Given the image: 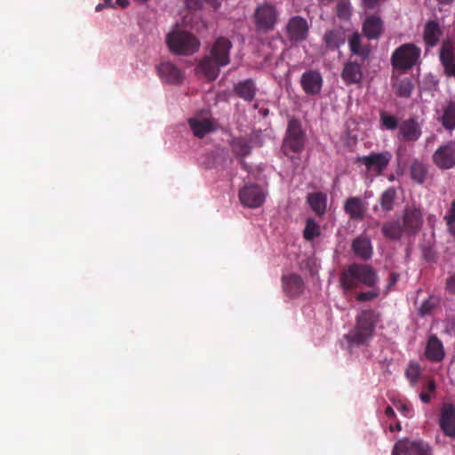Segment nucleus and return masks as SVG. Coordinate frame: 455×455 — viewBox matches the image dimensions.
<instances>
[{"instance_id":"obj_1","label":"nucleus","mask_w":455,"mask_h":455,"mask_svg":"<svg viewBox=\"0 0 455 455\" xmlns=\"http://www.w3.org/2000/svg\"><path fill=\"white\" fill-rule=\"evenodd\" d=\"M231 41L225 36H219L212 44L209 53L198 64V68L209 81H214L220 75V68L230 63Z\"/></svg>"},{"instance_id":"obj_2","label":"nucleus","mask_w":455,"mask_h":455,"mask_svg":"<svg viewBox=\"0 0 455 455\" xmlns=\"http://www.w3.org/2000/svg\"><path fill=\"white\" fill-rule=\"evenodd\" d=\"M378 281L377 272L366 264H351L342 270L339 277L340 286L345 291L374 288Z\"/></svg>"},{"instance_id":"obj_3","label":"nucleus","mask_w":455,"mask_h":455,"mask_svg":"<svg viewBox=\"0 0 455 455\" xmlns=\"http://www.w3.org/2000/svg\"><path fill=\"white\" fill-rule=\"evenodd\" d=\"M379 321V314L373 309L361 311L355 317V324L345 335L352 347L365 346L373 338L374 331Z\"/></svg>"},{"instance_id":"obj_4","label":"nucleus","mask_w":455,"mask_h":455,"mask_svg":"<svg viewBox=\"0 0 455 455\" xmlns=\"http://www.w3.org/2000/svg\"><path fill=\"white\" fill-rule=\"evenodd\" d=\"M170 51L178 55H192L200 47V41L193 34L183 30H173L166 36Z\"/></svg>"},{"instance_id":"obj_5","label":"nucleus","mask_w":455,"mask_h":455,"mask_svg":"<svg viewBox=\"0 0 455 455\" xmlns=\"http://www.w3.org/2000/svg\"><path fill=\"white\" fill-rule=\"evenodd\" d=\"M421 50L416 44L408 43L396 48L391 55V64L394 68L409 70L419 60Z\"/></svg>"},{"instance_id":"obj_6","label":"nucleus","mask_w":455,"mask_h":455,"mask_svg":"<svg viewBox=\"0 0 455 455\" xmlns=\"http://www.w3.org/2000/svg\"><path fill=\"white\" fill-rule=\"evenodd\" d=\"M305 146V133L301 128L300 122L297 119H291L288 123L285 138L283 143V150L286 156L290 152L300 153Z\"/></svg>"},{"instance_id":"obj_7","label":"nucleus","mask_w":455,"mask_h":455,"mask_svg":"<svg viewBox=\"0 0 455 455\" xmlns=\"http://www.w3.org/2000/svg\"><path fill=\"white\" fill-rule=\"evenodd\" d=\"M278 17L279 12L273 4L265 3L258 6L254 13L256 28L261 32L273 30Z\"/></svg>"},{"instance_id":"obj_8","label":"nucleus","mask_w":455,"mask_h":455,"mask_svg":"<svg viewBox=\"0 0 455 455\" xmlns=\"http://www.w3.org/2000/svg\"><path fill=\"white\" fill-rule=\"evenodd\" d=\"M392 455H432V450L422 441L403 439L395 443Z\"/></svg>"},{"instance_id":"obj_9","label":"nucleus","mask_w":455,"mask_h":455,"mask_svg":"<svg viewBox=\"0 0 455 455\" xmlns=\"http://www.w3.org/2000/svg\"><path fill=\"white\" fill-rule=\"evenodd\" d=\"M391 159L392 154L389 151H384L371 153L369 156L359 157L357 162L364 164L367 171L372 172L376 175H380L387 169Z\"/></svg>"},{"instance_id":"obj_10","label":"nucleus","mask_w":455,"mask_h":455,"mask_svg":"<svg viewBox=\"0 0 455 455\" xmlns=\"http://www.w3.org/2000/svg\"><path fill=\"white\" fill-rule=\"evenodd\" d=\"M433 163L441 170L455 167V143L450 141L441 145L432 156Z\"/></svg>"},{"instance_id":"obj_11","label":"nucleus","mask_w":455,"mask_h":455,"mask_svg":"<svg viewBox=\"0 0 455 455\" xmlns=\"http://www.w3.org/2000/svg\"><path fill=\"white\" fill-rule=\"evenodd\" d=\"M239 200L245 207L258 208L263 204L265 194L259 185L248 184L240 189Z\"/></svg>"},{"instance_id":"obj_12","label":"nucleus","mask_w":455,"mask_h":455,"mask_svg":"<svg viewBox=\"0 0 455 455\" xmlns=\"http://www.w3.org/2000/svg\"><path fill=\"white\" fill-rule=\"evenodd\" d=\"M309 26L301 16L291 17L286 25V35L291 42H302L308 36Z\"/></svg>"},{"instance_id":"obj_13","label":"nucleus","mask_w":455,"mask_h":455,"mask_svg":"<svg viewBox=\"0 0 455 455\" xmlns=\"http://www.w3.org/2000/svg\"><path fill=\"white\" fill-rule=\"evenodd\" d=\"M439 427L445 436L455 438V406L445 403L441 408Z\"/></svg>"},{"instance_id":"obj_14","label":"nucleus","mask_w":455,"mask_h":455,"mask_svg":"<svg viewBox=\"0 0 455 455\" xmlns=\"http://www.w3.org/2000/svg\"><path fill=\"white\" fill-rule=\"evenodd\" d=\"M422 134L421 126L414 117L403 120L399 125L398 138L405 142H415Z\"/></svg>"},{"instance_id":"obj_15","label":"nucleus","mask_w":455,"mask_h":455,"mask_svg":"<svg viewBox=\"0 0 455 455\" xmlns=\"http://www.w3.org/2000/svg\"><path fill=\"white\" fill-rule=\"evenodd\" d=\"M423 224V214L420 209L414 206L404 211L403 227L409 235L416 234Z\"/></svg>"},{"instance_id":"obj_16","label":"nucleus","mask_w":455,"mask_h":455,"mask_svg":"<svg viewBox=\"0 0 455 455\" xmlns=\"http://www.w3.org/2000/svg\"><path fill=\"white\" fill-rule=\"evenodd\" d=\"M300 84L307 94L316 95L322 90L323 77L318 71L308 70L302 74Z\"/></svg>"},{"instance_id":"obj_17","label":"nucleus","mask_w":455,"mask_h":455,"mask_svg":"<svg viewBox=\"0 0 455 455\" xmlns=\"http://www.w3.org/2000/svg\"><path fill=\"white\" fill-rule=\"evenodd\" d=\"M282 287L288 297L295 298L303 293L305 283L299 275L291 273L282 276Z\"/></svg>"},{"instance_id":"obj_18","label":"nucleus","mask_w":455,"mask_h":455,"mask_svg":"<svg viewBox=\"0 0 455 455\" xmlns=\"http://www.w3.org/2000/svg\"><path fill=\"white\" fill-rule=\"evenodd\" d=\"M426 358L432 363H440L445 357L443 342L435 334H431L427 341L425 348Z\"/></svg>"},{"instance_id":"obj_19","label":"nucleus","mask_w":455,"mask_h":455,"mask_svg":"<svg viewBox=\"0 0 455 455\" xmlns=\"http://www.w3.org/2000/svg\"><path fill=\"white\" fill-rule=\"evenodd\" d=\"M367 211L366 204L361 197H348L344 204V212L353 220H363Z\"/></svg>"},{"instance_id":"obj_20","label":"nucleus","mask_w":455,"mask_h":455,"mask_svg":"<svg viewBox=\"0 0 455 455\" xmlns=\"http://www.w3.org/2000/svg\"><path fill=\"white\" fill-rule=\"evenodd\" d=\"M157 71L163 82L178 84L181 83L183 76L178 67L171 62H163L157 67Z\"/></svg>"},{"instance_id":"obj_21","label":"nucleus","mask_w":455,"mask_h":455,"mask_svg":"<svg viewBox=\"0 0 455 455\" xmlns=\"http://www.w3.org/2000/svg\"><path fill=\"white\" fill-rule=\"evenodd\" d=\"M345 42L346 35L341 28L327 30L323 36L325 48L330 51L338 50Z\"/></svg>"},{"instance_id":"obj_22","label":"nucleus","mask_w":455,"mask_h":455,"mask_svg":"<svg viewBox=\"0 0 455 455\" xmlns=\"http://www.w3.org/2000/svg\"><path fill=\"white\" fill-rule=\"evenodd\" d=\"M442 36L440 25L435 20L427 21L423 29V40L427 47H434L439 42Z\"/></svg>"},{"instance_id":"obj_23","label":"nucleus","mask_w":455,"mask_h":455,"mask_svg":"<svg viewBox=\"0 0 455 455\" xmlns=\"http://www.w3.org/2000/svg\"><path fill=\"white\" fill-rule=\"evenodd\" d=\"M341 77L347 84L360 83L363 77L361 65L355 61L347 62L343 68Z\"/></svg>"},{"instance_id":"obj_24","label":"nucleus","mask_w":455,"mask_h":455,"mask_svg":"<svg viewBox=\"0 0 455 455\" xmlns=\"http://www.w3.org/2000/svg\"><path fill=\"white\" fill-rule=\"evenodd\" d=\"M383 30V22L378 16L368 17L363 24V31L368 39H377Z\"/></svg>"},{"instance_id":"obj_25","label":"nucleus","mask_w":455,"mask_h":455,"mask_svg":"<svg viewBox=\"0 0 455 455\" xmlns=\"http://www.w3.org/2000/svg\"><path fill=\"white\" fill-rule=\"evenodd\" d=\"M234 92L239 98L251 102L255 97L257 88L252 79H246L236 84Z\"/></svg>"},{"instance_id":"obj_26","label":"nucleus","mask_w":455,"mask_h":455,"mask_svg":"<svg viewBox=\"0 0 455 455\" xmlns=\"http://www.w3.org/2000/svg\"><path fill=\"white\" fill-rule=\"evenodd\" d=\"M307 202L317 216L324 215L327 207L326 194L323 192L311 193L307 196Z\"/></svg>"},{"instance_id":"obj_27","label":"nucleus","mask_w":455,"mask_h":455,"mask_svg":"<svg viewBox=\"0 0 455 455\" xmlns=\"http://www.w3.org/2000/svg\"><path fill=\"white\" fill-rule=\"evenodd\" d=\"M392 86L395 95L400 98H410L414 89L411 77L395 79L394 76H392Z\"/></svg>"},{"instance_id":"obj_28","label":"nucleus","mask_w":455,"mask_h":455,"mask_svg":"<svg viewBox=\"0 0 455 455\" xmlns=\"http://www.w3.org/2000/svg\"><path fill=\"white\" fill-rule=\"evenodd\" d=\"M189 126L197 138H204L207 133L214 130L212 122L210 119L198 120L190 118L188 120Z\"/></svg>"},{"instance_id":"obj_29","label":"nucleus","mask_w":455,"mask_h":455,"mask_svg":"<svg viewBox=\"0 0 455 455\" xmlns=\"http://www.w3.org/2000/svg\"><path fill=\"white\" fill-rule=\"evenodd\" d=\"M352 250L355 256H371L372 248L371 241L366 236H358L352 243Z\"/></svg>"},{"instance_id":"obj_30","label":"nucleus","mask_w":455,"mask_h":455,"mask_svg":"<svg viewBox=\"0 0 455 455\" xmlns=\"http://www.w3.org/2000/svg\"><path fill=\"white\" fill-rule=\"evenodd\" d=\"M349 49L355 55L359 56L363 60L369 57V50L362 45L361 36L355 32L348 39Z\"/></svg>"},{"instance_id":"obj_31","label":"nucleus","mask_w":455,"mask_h":455,"mask_svg":"<svg viewBox=\"0 0 455 455\" xmlns=\"http://www.w3.org/2000/svg\"><path fill=\"white\" fill-rule=\"evenodd\" d=\"M443 126L447 130H453L455 128V102L450 101L443 109V114L441 117Z\"/></svg>"},{"instance_id":"obj_32","label":"nucleus","mask_w":455,"mask_h":455,"mask_svg":"<svg viewBox=\"0 0 455 455\" xmlns=\"http://www.w3.org/2000/svg\"><path fill=\"white\" fill-rule=\"evenodd\" d=\"M427 175V169L426 165L419 161L414 160L411 165V177L419 184L424 183Z\"/></svg>"},{"instance_id":"obj_33","label":"nucleus","mask_w":455,"mask_h":455,"mask_svg":"<svg viewBox=\"0 0 455 455\" xmlns=\"http://www.w3.org/2000/svg\"><path fill=\"white\" fill-rule=\"evenodd\" d=\"M299 269L305 275L315 276L318 273L320 265L316 258H302V260L299 262Z\"/></svg>"},{"instance_id":"obj_34","label":"nucleus","mask_w":455,"mask_h":455,"mask_svg":"<svg viewBox=\"0 0 455 455\" xmlns=\"http://www.w3.org/2000/svg\"><path fill=\"white\" fill-rule=\"evenodd\" d=\"M396 197V190L394 188H389L385 190L379 199L380 206L383 211L390 212L394 208L395 200Z\"/></svg>"},{"instance_id":"obj_35","label":"nucleus","mask_w":455,"mask_h":455,"mask_svg":"<svg viewBox=\"0 0 455 455\" xmlns=\"http://www.w3.org/2000/svg\"><path fill=\"white\" fill-rule=\"evenodd\" d=\"M454 60V44L450 40L443 41L440 48V61L442 65Z\"/></svg>"},{"instance_id":"obj_36","label":"nucleus","mask_w":455,"mask_h":455,"mask_svg":"<svg viewBox=\"0 0 455 455\" xmlns=\"http://www.w3.org/2000/svg\"><path fill=\"white\" fill-rule=\"evenodd\" d=\"M403 231H404L403 227L397 221L386 223L382 227L383 234L392 239H399Z\"/></svg>"},{"instance_id":"obj_37","label":"nucleus","mask_w":455,"mask_h":455,"mask_svg":"<svg viewBox=\"0 0 455 455\" xmlns=\"http://www.w3.org/2000/svg\"><path fill=\"white\" fill-rule=\"evenodd\" d=\"M381 127L389 131L399 129L398 118L395 116L390 115L385 111L379 114Z\"/></svg>"},{"instance_id":"obj_38","label":"nucleus","mask_w":455,"mask_h":455,"mask_svg":"<svg viewBox=\"0 0 455 455\" xmlns=\"http://www.w3.org/2000/svg\"><path fill=\"white\" fill-rule=\"evenodd\" d=\"M232 151L239 156H246L251 154V148L249 143L242 139L234 140L231 144Z\"/></svg>"},{"instance_id":"obj_39","label":"nucleus","mask_w":455,"mask_h":455,"mask_svg":"<svg viewBox=\"0 0 455 455\" xmlns=\"http://www.w3.org/2000/svg\"><path fill=\"white\" fill-rule=\"evenodd\" d=\"M303 234L306 240L311 241L320 235V226L315 220L307 219Z\"/></svg>"},{"instance_id":"obj_40","label":"nucleus","mask_w":455,"mask_h":455,"mask_svg":"<svg viewBox=\"0 0 455 455\" xmlns=\"http://www.w3.org/2000/svg\"><path fill=\"white\" fill-rule=\"evenodd\" d=\"M439 299L436 297L430 296L427 299L423 301V303L419 307V314L421 316H426L431 314L434 309L438 306Z\"/></svg>"},{"instance_id":"obj_41","label":"nucleus","mask_w":455,"mask_h":455,"mask_svg":"<svg viewBox=\"0 0 455 455\" xmlns=\"http://www.w3.org/2000/svg\"><path fill=\"white\" fill-rule=\"evenodd\" d=\"M405 375L412 385L416 384L421 376L420 366L416 363H410L405 371Z\"/></svg>"},{"instance_id":"obj_42","label":"nucleus","mask_w":455,"mask_h":455,"mask_svg":"<svg viewBox=\"0 0 455 455\" xmlns=\"http://www.w3.org/2000/svg\"><path fill=\"white\" fill-rule=\"evenodd\" d=\"M337 15L340 19H347L350 16L349 3L346 0H340L336 6Z\"/></svg>"},{"instance_id":"obj_43","label":"nucleus","mask_w":455,"mask_h":455,"mask_svg":"<svg viewBox=\"0 0 455 455\" xmlns=\"http://www.w3.org/2000/svg\"><path fill=\"white\" fill-rule=\"evenodd\" d=\"M371 289L372 290L368 291L360 292L356 296V300L359 302H364V301H371L374 299L378 298L379 296V289L376 286Z\"/></svg>"},{"instance_id":"obj_44","label":"nucleus","mask_w":455,"mask_h":455,"mask_svg":"<svg viewBox=\"0 0 455 455\" xmlns=\"http://www.w3.org/2000/svg\"><path fill=\"white\" fill-rule=\"evenodd\" d=\"M444 220L446 224H452V222H455V200L451 202V207L444 216Z\"/></svg>"},{"instance_id":"obj_45","label":"nucleus","mask_w":455,"mask_h":455,"mask_svg":"<svg viewBox=\"0 0 455 455\" xmlns=\"http://www.w3.org/2000/svg\"><path fill=\"white\" fill-rule=\"evenodd\" d=\"M396 409L404 414V416L411 418L413 414V410L410 404L400 403Z\"/></svg>"},{"instance_id":"obj_46","label":"nucleus","mask_w":455,"mask_h":455,"mask_svg":"<svg viewBox=\"0 0 455 455\" xmlns=\"http://www.w3.org/2000/svg\"><path fill=\"white\" fill-rule=\"evenodd\" d=\"M186 6L190 10H198L203 6L204 0H184Z\"/></svg>"},{"instance_id":"obj_47","label":"nucleus","mask_w":455,"mask_h":455,"mask_svg":"<svg viewBox=\"0 0 455 455\" xmlns=\"http://www.w3.org/2000/svg\"><path fill=\"white\" fill-rule=\"evenodd\" d=\"M399 277H400V275L397 273L392 272L390 274L389 282H388V284L387 286L386 293H387L389 291H391L392 287L394 285H395V283L399 280Z\"/></svg>"},{"instance_id":"obj_48","label":"nucleus","mask_w":455,"mask_h":455,"mask_svg":"<svg viewBox=\"0 0 455 455\" xmlns=\"http://www.w3.org/2000/svg\"><path fill=\"white\" fill-rule=\"evenodd\" d=\"M448 76H455V60L443 65Z\"/></svg>"},{"instance_id":"obj_49","label":"nucleus","mask_w":455,"mask_h":455,"mask_svg":"<svg viewBox=\"0 0 455 455\" xmlns=\"http://www.w3.org/2000/svg\"><path fill=\"white\" fill-rule=\"evenodd\" d=\"M104 8H115V4L112 0H104L103 3H100L96 5L95 11L101 12Z\"/></svg>"},{"instance_id":"obj_50","label":"nucleus","mask_w":455,"mask_h":455,"mask_svg":"<svg viewBox=\"0 0 455 455\" xmlns=\"http://www.w3.org/2000/svg\"><path fill=\"white\" fill-rule=\"evenodd\" d=\"M446 289L449 292L455 294V274L447 279Z\"/></svg>"},{"instance_id":"obj_51","label":"nucleus","mask_w":455,"mask_h":455,"mask_svg":"<svg viewBox=\"0 0 455 455\" xmlns=\"http://www.w3.org/2000/svg\"><path fill=\"white\" fill-rule=\"evenodd\" d=\"M381 0H363L366 9L373 10L379 5Z\"/></svg>"},{"instance_id":"obj_52","label":"nucleus","mask_w":455,"mask_h":455,"mask_svg":"<svg viewBox=\"0 0 455 455\" xmlns=\"http://www.w3.org/2000/svg\"><path fill=\"white\" fill-rule=\"evenodd\" d=\"M385 415L390 420L396 419L395 412L393 410V408L391 406H389V405L387 406L386 409H385Z\"/></svg>"},{"instance_id":"obj_53","label":"nucleus","mask_w":455,"mask_h":455,"mask_svg":"<svg viewBox=\"0 0 455 455\" xmlns=\"http://www.w3.org/2000/svg\"><path fill=\"white\" fill-rule=\"evenodd\" d=\"M427 391L430 392V393H433L435 391V388H436V384H435V381L434 379H429L425 387H424Z\"/></svg>"},{"instance_id":"obj_54","label":"nucleus","mask_w":455,"mask_h":455,"mask_svg":"<svg viewBox=\"0 0 455 455\" xmlns=\"http://www.w3.org/2000/svg\"><path fill=\"white\" fill-rule=\"evenodd\" d=\"M420 397V400L425 403H428L431 400V396L429 394L426 393V392H422L419 395Z\"/></svg>"},{"instance_id":"obj_55","label":"nucleus","mask_w":455,"mask_h":455,"mask_svg":"<svg viewBox=\"0 0 455 455\" xmlns=\"http://www.w3.org/2000/svg\"><path fill=\"white\" fill-rule=\"evenodd\" d=\"M401 429H402V427H401V423L399 421H396V423L395 425H393L392 423L389 424V430L391 432L400 431Z\"/></svg>"},{"instance_id":"obj_56","label":"nucleus","mask_w":455,"mask_h":455,"mask_svg":"<svg viewBox=\"0 0 455 455\" xmlns=\"http://www.w3.org/2000/svg\"><path fill=\"white\" fill-rule=\"evenodd\" d=\"M447 227H448V230L449 232L451 233V235L454 237L455 239V221L452 222V224H446Z\"/></svg>"},{"instance_id":"obj_57","label":"nucleus","mask_w":455,"mask_h":455,"mask_svg":"<svg viewBox=\"0 0 455 455\" xmlns=\"http://www.w3.org/2000/svg\"><path fill=\"white\" fill-rule=\"evenodd\" d=\"M116 4L122 8H126L129 5L128 0H116Z\"/></svg>"},{"instance_id":"obj_58","label":"nucleus","mask_w":455,"mask_h":455,"mask_svg":"<svg viewBox=\"0 0 455 455\" xmlns=\"http://www.w3.org/2000/svg\"><path fill=\"white\" fill-rule=\"evenodd\" d=\"M453 0H437V2L441 4H451Z\"/></svg>"},{"instance_id":"obj_59","label":"nucleus","mask_w":455,"mask_h":455,"mask_svg":"<svg viewBox=\"0 0 455 455\" xmlns=\"http://www.w3.org/2000/svg\"><path fill=\"white\" fill-rule=\"evenodd\" d=\"M322 2H325V3H330L331 2L332 0H321Z\"/></svg>"}]
</instances>
